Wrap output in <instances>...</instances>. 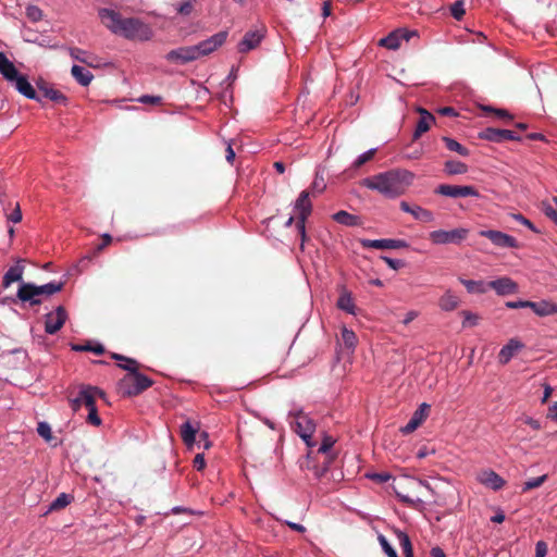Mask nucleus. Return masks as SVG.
I'll return each instance as SVG.
<instances>
[{
    "label": "nucleus",
    "instance_id": "37",
    "mask_svg": "<svg viewBox=\"0 0 557 557\" xmlns=\"http://www.w3.org/2000/svg\"><path fill=\"white\" fill-rule=\"evenodd\" d=\"M444 169L449 175L465 174L468 171V166L465 163L455 160L446 161Z\"/></svg>",
    "mask_w": 557,
    "mask_h": 557
},
{
    "label": "nucleus",
    "instance_id": "41",
    "mask_svg": "<svg viewBox=\"0 0 557 557\" xmlns=\"http://www.w3.org/2000/svg\"><path fill=\"white\" fill-rule=\"evenodd\" d=\"M342 341L344 345L349 349H354L358 342L355 332L348 330L347 327H343L342 330Z\"/></svg>",
    "mask_w": 557,
    "mask_h": 557
},
{
    "label": "nucleus",
    "instance_id": "18",
    "mask_svg": "<svg viewBox=\"0 0 557 557\" xmlns=\"http://www.w3.org/2000/svg\"><path fill=\"white\" fill-rule=\"evenodd\" d=\"M362 247L364 248H375V249H400L407 248L408 243L404 239H363L361 242Z\"/></svg>",
    "mask_w": 557,
    "mask_h": 557
},
{
    "label": "nucleus",
    "instance_id": "19",
    "mask_svg": "<svg viewBox=\"0 0 557 557\" xmlns=\"http://www.w3.org/2000/svg\"><path fill=\"white\" fill-rule=\"evenodd\" d=\"M399 207L404 212L410 213L416 220L420 222L431 223L435 220L434 213L431 210L420 206H411L407 201H401Z\"/></svg>",
    "mask_w": 557,
    "mask_h": 557
},
{
    "label": "nucleus",
    "instance_id": "9",
    "mask_svg": "<svg viewBox=\"0 0 557 557\" xmlns=\"http://www.w3.org/2000/svg\"><path fill=\"white\" fill-rule=\"evenodd\" d=\"M434 193L450 198L479 197L478 189L470 185L459 186L441 184L435 188Z\"/></svg>",
    "mask_w": 557,
    "mask_h": 557
},
{
    "label": "nucleus",
    "instance_id": "10",
    "mask_svg": "<svg viewBox=\"0 0 557 557\" xmlns=\"http://www.w3.org/2000/svg\"><path fill=\"white\" fill-rule=\"evenodd\" d=\"M480 236L485 237L499 248H518L517 239L506 233L495 230H483L479 233Z\"/></svg>",
    "mask_w": 557,
    "mask_h": 557
},
{
    "label": "nucleus",
    "instance_id": "62",
    "mask_svg": "<svg viewBox=\"0 0 557 557\" xmlns=\"http://www.w3.org/2000/svg\"><path fill=\"white\" fill-rule=\"evenodd\" d=\"M194 468L198 471H201L206 468V460H205V457L203 455L201 454H197L194 458Z\"/></svg>",
    "mask_w": 557,
    "mask_h": 557
},
{
    "label": "nucleus",
    "instance_id": "22",
    "mask_svg": "<svg viewBox=\"0 0 557 557\" xmlns=\"http://www.w3.org/2000/svg\"><path fill=\"white\" fill-rule=\"evenodd\" d=\"M476 479L481 484L494 491L500 490L506 483L502 476L490 469L480 471Z\"/></svg>",
    "mask_w": 557,
    "mask_h": 557
},
{
    "label": "nucleus",
    "instance_id": "29",
    "mask_svg": "<svg viewBox=\"0 0 557 557\" xmlns=\"http://www.w3.org/2000/svg\"><path fill=\"white\" fill-rule=\"evenodd\" d=\"M24 273V267L20 263L11 267L5 274L3 275L2 286L4 288L9 287L12 283L18 282L22 280Z\"/></svg>",
    "mask_w": 557,
    "mask_h": 557
},
{
    "label": "nucleus",
    "instance_id": "55",
    "mask_svg": "<svg viewBox=\"0 0 557 557\" xmlns=\"http://www.w3.org/2000/svg\"><path fill=\"white\" fill-rule=\"evenodd\" d=\"M7 219L8 221L13 223H18L22 221V211L18 202H16L13 210L7 214Z\"/></svg>",
    "mask_w": 557,
    "mask_h": 557
},
{
    "label": "nucleus",
    "instance_id": "26",
    "mask_svg": "<svg viewBox=\"0 0 557 557\" xmlns=\"http://www.w3.org/2000/svg\"><path fill=\"white\" fill-rule=\"evenodd\" d=\"M13 82L15 83V88L20 94L28 99L41 101V98L37 95L36 90L30 85L26 76L18 74L17 78H14Z\"/></svg>",
    "mask_w": 557,
    "mask_h": 557
},
{
    "label": "nucleus",
    "instance_id": "6",
    "mask_svg": "<svg viewBox=\"0 0 557 557\" xmlns=\"http://www.w3.org/2000/svg\"><path fill=\"white\" fill-rule=\"evenodd\" d=\"M97 397H104V392L91 385H81L77 395L70 399V406L73 411H78L82 406L87 409L96 406Z\"/></svg>",
    "mask_w": 557,
    "mask_h": 557
},
{
    "label": "nucleus",
    "instance_id": "28",
    "mask_svg": "<svg viewBox=\"0 0 557 557\" xmlns=\"http://www.w3.org/2000/svg\"><path fill=\"white\" fill-rule=\"evenodd\" d=\"M0 73L9 82H13L14 78H17L18 75V71L16 70L15 65L3 52H0Z\"/></svg>",
    "mask_w": 557,
    "mask_h": 557
},
{
    "label": "nucleus",
    "instance_id": "27",
    "mask_svg": "<svg viewBox=\"0 0 557 557\" xmlns=\"http://www.w3.org/2000/svg\"><path fill=\"white\" fill-rule=\"evenodd\" d=\"M199 432V422L186 420L181 425V437L187 446H191L196 441V434Z\"/></svg>",
    "mask_w": 557,
    "mask_h": 557
},
{
    "label": "nucleus",
    "instance_id": "32",
    "mask_svg": "<svg viewBox=\"0 0 557 557\" xmlns=\"http://www.w3.org/2000/svg\"><path fill=\"white\" fill-rule=\"evenodd\" d=\"M395 534L403 549L405 557H413V547L407 533L396 529Z\"/></svg>",
    "mask_w": 557,
    "mask_h": 557
},
{
    "label": "nucleus",
    "instance_id": "56",
    "mask_svg": "<svg viewBox=\"0 0 557 557\" xmlns=\"http://www.w3.org/2000/svg\"><path fill=\"white\" fill-rule=\"evenodd\" d=\"M26 14L34 22H37V21L41 20V17H42L41 10L38 7H35V5H29L26 9Z\"/></svg>",
    "mask_w": 557,
    "mask_h": 557
},
{
    "label": "nucleus",
    "instance_id": "40",
    "mask_svg": "<svg viewBox=\"0 0 557 557\" xmlns=\"http://www.w3.org/2000/svg\"><path fill=\"white\" fill-rule=\"evenodd\" d=\"M394 492L396 496L399 498V500L408 506H416L418 503L421 502V499L418 496H413L410 493H406L399 490L398 486L394 485Z\"/></svg>",
    "mask_w": 557,
    "mask_h": 557
},
{
    "label": "nucleus",
    "instance_id": "13",
    "mask_svg": "<svg viewBox=\"0 0 557 557\" xmlns=\"http://www.w3.org/2000/svg\"><path fill=\"white\" fill-rule=\"evenodd\" d=\"M480 138L486 139L493 143H503L508 140H521L520 135H518L515 131L510 129H499L487 127L480 134Z\"/></svg>",
    "mask_w": 557,
    "mask_h": 557
},
{
    "label": "nucleus",
    "instance_id": "7",
    "mask_svg": "<svg viewBox=\"0 0 557 557\" xmlns=\"http://www.w3.org/2000/svg\"><path fill=\"white\" fill-rule=\"evenodd\" d=\"M466 228H455L450 231L437 230L429 234L430 240L435 245L460 244L467 238Z\"/></svg>",
    "mask_w": 557,
    "mask_h": 557
},
{
    "label": "nucleus",
    "instance_id": "17",
    "mask_svg": "<svg viewBox=\"0 0 557 557\" xmlns=\"http://www.w3.org/2000/svg\"><path fill=\"white\" fill-rule=\"evenodd\" d=\"M294 210L297 213L296 221H300V224L302 222H306L308 216L312 212V203L310 201V191L309 190H302L297 198Z\"/></svg>",
    "mask_w": 557,
    "mask_h": 557
},
{
    "label": "nucleus",
    "instance_id": "54",
    "mask_svg": "<svg viewBox=\"0 0 557 557\" xmlns=\"http://www.w3.org/2000/svg\"><path fill=\"white\" fill-rule=\"evenodd\" d=\"M37 432L46 441H50L52 438L51 428L47 422H39L37 426Z\"/></svg>",
    "mask_w": 557,
    "mask_h": 557
},
{
    "label": "nucleus",
    "instance_id": "38",
    "mask_svg": "<svg viewBox=\"0 0 557 557\" xmlns=\"http://www.w3.org/2000/svg\"><path fill=\"white\" fill-rule=\"evenodd\" d=\"M72 350H74V351H91V352L100 356L104 352V347L101 344H92V343L88 342L85 345L73 344Z\"/></svg>",
    "mask_w": 557,
    "mask_h": 557
},
{
    "label": "nucleus",
    "instance_id": "48",
    "mask_svg": "<svg viewBox=\"0 0 557 557\" xmlns=\"http://www.w3.org/2000/svg\"><path fill=\"white\" fill-rule=\"evenodd\" d=\"M376 150L370 149L366 151L364 153L360 154L354 162L352 168L359 169L374 157Z\"/></svg>",
    "mask_w": 557,
    "mask_h": 557
},
{
    "label": "nucleus",
    "instance_id": "60",
    "mask_svg": "<svg viewBox=\"0 0 557 557\" xmlns=\"http://www.w3.org/2000/svg\"><path fill=\"white\" fill-rule=\"evenodd\" d=\"M511 216H512L516 221L520 222L521 224H523V225H525L527 227H529L530 230H532L533 232H537V231H536V228H535V226L533 225V223H532L530 220H528L527 218H524L522 214H520V213H515V214H511Z\"/></svg>",
    "mask_w": 557,
    "mask_h": 557
},
{
    "label": "nucleus",
    "instance_id": "53",
    "mask_svg": "<svg viewBox=\"0 0 557 557\" xmlns=\"http://www.w3.org/2000/svg\"><path fill=\"white\" fill-rule=\"evenodd\" d=\"M86 54H87L86 51H84V50H82L79 48H71V50H70V55L73 59H75V60H77V61H79L82 63H86L88 65H92L91 62H89V60L86 57Z\"/></svg>",
    "mask_w": 557,
    "mask_h": 557
},
{
    "label": "nucleus",
    "instance_id": "33",
    "mask_svg": "<svg viewBox=\"0 0 557 557\" xmlns=\"http://www.w3.org/2000/svg\"><path fill=\"white\" fill-rule=\"evenodd\" d=\"M535 306L534 313L539 317H547L557 313V305L552 301L541 300L537 301Z\"/></svg>",
    "mask_w": 557,
    "mask_h": 557
},
{
    "label": "nucleus",
    "instance_id": "21",
    "mask_svg": "<svg viewBox=\"0 0 557 557\" xmlns=\"http://www.w3.org/2000/svg\"><path fill=\"white\" fill-rule=\"evenodd\" d=\"M39 94L46 98L51 100L57 104L65 106L67 103V97L58 89H54L48 83L40 81L37 83Z\"/></svg>",
    "mask_w": 557,
    "mask_h": 557
},
{
    "label": "nucleus",
    "instance_id": "57",
    "mask_svg": "<svg viewBox=\"0 0 557 557\" xmlns=\"http://www.w3.org/2000/svg\"><path fill=\"white\" fill-rule=\"evenodd\" d=\"M367 476L376 483H385L392 478L387 472L369 473Z\"/></svg>",
    "mask_w": 557,
    "mask_h": 557
},
{
    "label": "nucleus",
    "instance_id": "24",
    "mask_svg": "<svg viewBox=\"0 0 557 557\" xmlns=\"http://www.w3.org/2000/svg\"><path fill=\"white\" fill-rule=\"evenodd\" d=\"M335 442H336L335 438L332 437L331 435H326V434L323 435V440H322L320 447L318 448V453L324 454L326 456L325 457L326 460L324 462V467L321 470L318 469L315 471L317 476L323 475V473L327 470V466L333 461L334 457L330 456L329 451L333 447Z\"/></svg>",
    "mask_w": 557,
    "mask_h": 557
},
{
    "label": "nucleus",
    "instance_id": "42",
    "mask_svg": "<svg viewBox=\"0 0 557 557\" xmlns=\"http://www.w3.org/2000/svg\"><path fill=\"white\" fill-rule=\"evenodd\" d=\"M326 187V183L324 181V177L319 175L317 173L315 177H314V181L313 183L311 184V187L310 189H308L310 191V195H318V194H321L323 193V190L325 189Z\"/></svg>",
    "mask_w": 557,
    "mask_h": 557
},
{
    "label": "nucleus",
    "instance_id": "39",
    "mask_svg": "<svg viewBox=\"0 0 557 557\" xmlns=\"http://www.w3.org/2000/svg\"><path fill=\"white\" fill-rule=\"evenodd\" d=\"M443 141L446 145V148L450 151L457 152L458 154L462 157L469 156V150L463 147L461 144H459L457 140L449 138V137H443Z\"/></svg>",
    "mask_w": 557,
    "mask_h": 557
},
{
    "label": "nucleus",
    "instance_id": "58",
    "mask_svg": "<svg viewBox=\"0 0 557 557\" xmlns=\"http://www.w3.org/2000/svg\"><path fill=\"white\" fill-rule=\"evenodd\" d=\"M382 260L393 270H398L405 265V262L400 259H392L389 257L383 256Z\"/></svg>",
    "mask_w": 557,
    "mask_h": 557
},
{
    "label": "nucleus",
    "instance_id": "25",
    "mask_svg": "<svg viewBox=\"0 0 557 557\" xmlns=\"http://www.w3.org/2000/svg\"><path fill=\"white\" fill-rule=\"evenodd\" d=\"M523 347L522 343L518 339L511 338L499 351L498 362L502 364L508 363L518 350Z\"/></svg>",
    "mask_w": 557,
    "mask_h": 557
},
{
    "label": "nucleus",
    "instance_id": "23",
    "mask_svg": "<svg viewBox=\"0 0 557 557\" xmlns=\"http://www.w3.org/2000/svg\"><path fill=\"white\" fill-rule=\"evenodd\" d=\"M418 112L420 113V119L417 123L414 133H413V139L420 138L425 132H428L432 125V123L435 121V117L425 109L419 108Z\"/></svg>",
    "mask_w": 557,
    "mask_h": 557
},
{
    "label": "nucleus",
    "instance_id": "12",
    "mask_svg": "<svg viewBox=\"0 0 557 557\" xmlns=\"http://www.w3.org/2000/svg\"><path fill=\"white\" fill-rule=\"evenodd\" d=\"M431 406L426 403H422L419 408L412 413L408 423L400 428V432L404 435H408L414 432L429 417Z\"/></svg>",
    "mask_w": 557,
    "mask_h": 557
},
{
    "label": "nucleus",
    "instance_id": "15",
    "mask_svg": "<svg viewBox=\"0 0 557 557\" xmlns=\"http://www.w3.org/2000/svg\"><path fill=\"white\" fill-rule=\"evenodd\" d=\"M487 287L494 289L499 296H508L518 293V284L508 276L487 282Z\"/></svg>",
    "mask_w": 557,
    "mask_h": 557
},
{
    "label": "nucleus",
    "instance_id": "51",
    "mask_svg": "<svg viewBox=\"0 0 557 557\" xmlns=\"http://www.w3.org/2000/svg\"><path fill=\"white\" fill-rule=\"evenodd\" d=\"M175 10L178 14L181 15H184V16H188L193 13L194 11V3L193 1H184L182 3H178L175 5Z\"/></svg>",
    "mask_w": 557,
    "mask_h": 557
},
{
    "label": "nucleus",
    "instance_id": "8",
    "mask_svg": "<svg viewBox=\"0 0 557 557\" xmlns=\"http://www.w3.org/2000/svg\"><path fill=\"white\" fill-rule=\"evenodd\" d=\"M265 34L267 27L264 24H260L255 29L248 30L238 44V52L247 53L250 50L256 49L265 37Z\"/></svg>",
    "mask_w": 557,
    "mask_h": 557
},
{
    "label": "nucleus",
    "instance_id": "11",
    "mask_svg": "<svg viewBox=\"0 0 557 557\" xmlns=\"http://www.w3.org/2000/svg\"><path fill=\"white\" fill-rule=\"evenodd\" d=\"M227 38L226 32H219L211 36L210 38L199 42L198 45L194 46V49L196 50V54L198 58L208 55L214 50H216L219 47H221Z\"/></svg>",
    "mask_w": 557,
    "mask_h": 557
},
{
    "label": "nucleus",
    "instance_id": "4",
    "mask_svg": "<svg viewBox=\"0 0 557 557\" xmlns=\"http://www.w3.org/2000/svg\"><path fill=\"white\" fill-rule=\"evenodd\" d=\"M62 282H50L45 285H35L33 283H22L17 290V297L24 302H29L30 306L41 304L40 296H51L63 289Z\"/></svg>",
    "mask_w": 557,
    "mask_h": 557
},
{
    "label": "nucleus",
    "instance_id": "2",
    "mask_svg": "<svg viewBox=\"0 0 557 557\" xmlns=\"http://www.w3.org/2000/svg\"><path fill=\"white\" fill-rule=\"evenodd\" d=\"M413 178L414 174L408 170L393 169L366 177L360 182V185L376 190L386 198H396L406 193Z\"/></svg>",
    "mask_w": 557,
    "mask_h": 557
},
{
    "label": "nucleus",
    "instance_id": "16",
    "mask_svg": "<svg viewBox=\"0 0 557 557\" xmlns=\"http://www.w3.org/2000/svg\"><path fill=\"white\" fill-rule=\"evenodd\" d=\"M165 59L172 63L185 64L198 59L194 46L181 47L166 53Z\"/></svg>",
    "mask_w": 557,
    "mask_h": 557
},
{
    "label": "nucleus",
    "instance_id": "31",
    "mask_svg": "<svg viewBox=\"0 0 557 557\" xmlns=\"http://www.w3.org/2000/svg\"><path fill=\"white\" fill-rule=\"evenodd\" d=\"M440 307L445 311H453L459 305V298L450 290H447L438 301Z\"/></svg>",
    "mask_w": 557,
    "mask_h": 557
},
{
    "label": "nucleus",
    "instance_id": "14",
    "mask_svg": "<svg viewBox=\"0 0 557 557\" xmlns=\"http://www.w3.org/2000/svg\"><path fill=\"white\" fill-rule=\"evenodd\" d=\"M66 318V310L62 306H59L54 313H48L45 322L46 333L55 334L64 325Z\"/></svg>",
    "mask_w": 557,
    "mask_h": 557
},
{
    "label": "nucleus",
    "instance_id": "20",
    "mask_svg": "<svg viewBox=\"0 0 557 557\" xmlns=\"http://www.w3.org/2000/svg\"><path fill=\"white\" fill-rule=\"evenodd\" d=\"M413 35L416 34L408 30L398 29L380 39L379 45L391 50H396L400 47L403 39L409 41L410 37Z\"/></svg>",
    "mask_w": 557,
    "mask_h": 557
},
{
    "label": "nucleus",
    "instance_id": "52",
    "mask_svg": "<svg viewBox=\"0 0 557 557\" xmlns=\"http://www.w3.org/2000/svg\"><path fill=\"white\" fill-rule=\"evenodd\" d=\"M86 421H87V423H89V424H91L94 426L101 425L102 421H101V418L98 414V409H97L96 406L88 409V416L86 418Z\"/></svg>",
    "mask_w": 557,
    "mask_h": 557
},
{
    "label": "nucleus",
    "instance_id": "45",
    "mask_svg": "<svg viewBox=\"0 0 557 557\" xmlns=\"http://www.w3.org/2000/svg\"><path fill=\"white\" fill-rule=\"evenodd\" d=\"M482 110L486 113H493L502 120H506V121L512 120V115L505 109H495V108L485 106V107H482Z\"/></svg>",
    "mask_w": 557,
    "mask_h": 557
},
{
    "label": "nucleus",
    "instance_id": "1",
    "mask_svg": "<svg viewBox=\"0 0 557 557\" xmlns=\"http://www.w3.org/2000/svg\"><path fill=\"white\" fill-rule=\"evenodd\" d=\"M101 23L113 34L129 40L148 41L153 37L152 28L136 17H123L119 12L102 8L98 12Z\"/></svg>",
    "mask_w": 557,
    "mask_h": 557
},
{
    "label": "nucleus",
    "instance_id": "34",
    "mask_svg": "<svg viewBox=\"0 0 557 557\" xmlns=\"http://www.w3.org/2000/svg\"><path fill=\"white\" fill-rule=\"evenodd\" d=\"M333 220L346 226H356L359 224V218L357 215L350 214L349 212L344 210H341L333 214Z\"/></svg>",
    "mask_w": 557,
    "mask_h": 557
},
{
    "label": "nucleus",
    "instance_id": "47",
    "mask_svg": "<svg viewBox=\"0 0 557 557\" xmlns=\"http://www.w3.org/2000/svg\"><path fill=\"white\" fill-rule=\"evenodd\" d=\"M463 7H465L463 0H457L450 7V13H451L453 17L456 18L457 21H460L466 13Z\"/></svg>",
    "mask_w": 557,
    "mask_h": 557
},
{
    "label": "nucleus",
    "instance_id": "43",
    "mask_svg": "<svg viewBox=\"0 0 557 557\" xmlns=\"http://www.w3.org/2000/svg\"><path fill=\"white\" fill-rule=\"evenodd\" d=\"M460 314L463 317V322H462L463 327L475 326L480 321V317L476 313H473L471 311L463 310L460 312Z\"/></svg>",
    "mask_w": 557,
    "mask_h": 557
},
{
    "label": "nucleus",
    "instance_id": "44",
    "mask_svg": "<svg viewBox=\"0 0 557 557\" xmlns=\"http://www.w3.org/2000/svg\"><path fill=\"white\" fill-rule=\"evenodd\" d=\"M543 211L546 216L557 223V197L553 198V202L543 203Z\"/></svg>",
    "mask_w": 557,
    "mask_h": 557
},
{
    "label": "nucleus",
    "instance_id": "35",
    "mask_svg": "<svg viewBox=\"0 0 557 557\" xmlns=\"http://www.w3.org/2000/svg\"><path fill=\"white\" fill-rule=\"evenodd\" d=\"M461 284L467 288L469 293L484 294L487 292V283L483 281H473L460 278Z\"/></svg>",
    "mask_w": 557,
    "mask_h": 557
},
{
    "label": "nucleus",
    "instance_id": "46",
    "mask_svg": "<svg viewBox=\"0 0 557 557\" xmlns=\"http://www.w3.org/2000/svg\"><path fill=\"white\" fill-rule=\"evenodd\" d=\"M377 541H379L382 549L388 557H398L396 550L394 549V547L389 544V542L383 534H379Z\"/></svg>",
    "mask_w": 557,
    "mask_h": 557
},
{
    "label": "nucleus",
    "instance_id": "49",
    "mask_svg": "<svg viewBox=\"0 0 557 557\" xmlns=\"http://www.w3.org/2000/svg\"><path fill=\"white\" fill-rule=\"evenodd\" d=\"M547 478H548L547 474H543L541 476H537V478L527 481L523 485L522 491L528 492L530 490L540 487L547 480Z\"/></svg>",
    "mask_w": 557,
    "mask_h": 557
},
{
    "label": "nucleus",
    "instance_id": "61",
    "mask_svg": "<svg viewBox=\"0 0 557 557\" xmlns=\"http://www.w3.org/2000/svg\"><path fill=\"white\" fill-rule=\"evenodd\" d=\"M547 549V544L544 541H539L535 545V557H545Z\"/></svg>",
    "mask_w": 557,
    "mask_h": 557
},
{
    "label": "nucleus",
    "instance_id": "3",
    "mask_svg": "<svg viewBox=\"0 0 557 557\" xmlns=\"http://www.w3.org/2000/svg\"><path fill=\"white\" fill-rule=\"evenodd\" d=\"M122 369L128 371L119 382L117 392L122 397L137 396L152 385V380L138 372V362L128 360V364H119Z\"/></svg>",
    "mask_w": 557,
    "mask_h": 557
},
{
    "label": "nucleus",
    "instance_id": "63",
    "mask_svg": "<svg viewBox=\"0 0 557 557\" xmlns=\"http://www.w3.org/2000/svg\"><path fill=\"white\" fill-rule=\"evenodd\" d=\"M296 227L298 230L300 239H301V247L304 246L305 240L307 239L306 235V222H302L300 224V221H296Z\"/></svg>",
    "mask_w": 557,
    "mask_h": 557
},
{
    "label": "nucleus",
    "instance_id": "30",
    "mask_svg": "<svg viewBox=\"0 0 557 557\" xmlns=\"http://www.w3.org/2000/svg\"><path fill=\"white\" fill-rule=\"evenodd\" d=\"M71 74L75 78V81L82 86H88L94 78V75L90 71L79 65H73Z\"/></svg>",
    "mask_w": 557,
    "mask_h": 557
},
{
    "label": "nucleus",
    "instance_id": "59",
    "mask_svg": "<svg viewBox=\"0 0 557 557\" xmlns=\"http://www.w3.org/2000/svg\"><path fill=\"white\" fill-rule=\"evenodd\" d=\"M161 100L162 98L159 97V96H141L138 101L141 102V103H146V104H160L161 103Z\"/></svg>",
    "mask_w": 557,
    "mask_h": 557
},
{
    "label": "nucleus",
    "instance_id": "36",
    "mask_svg": "<svg viewBox=\"0 0 557 557\" xmlns=\"http://www.w3.org/2000/svg\"><path fill=\"white\" fill-rule=\"evenodd\" d=\"M337 307L347 313L355 314L356 306L351 294L345 290L337 300Z\"/></svg>",
    "mask_w": 557,
    "mask_h": 557
},
{
    "label": "nucleus",
    "instance_id": "5",
    "mask_svg": "<svg viewBox=\"0 0 557 557\" xmlns=\"http://www.w3.org/2000/svg\"><path fill=\"white\" fill-rule=\"evenodd\" d=\"M289 417H293L289 422L293 430L305 441L308 447H314L317 445L312 441V434L315 431L314 422L302 411L290 412Z\"/></svg>",
    "mask_w": 557,
    "mask_h": 557
},
{
    "label": "nucleus",
    "instance_id": "50",
    "mask_svg": "<svg viewBox=\"0 0 557 557\" xmlns=\"http://www.w3.org/2000/svg\"><path fill=\"white\" fill-rule=\"evenodd\" d=\"M70 502H71V497L67 494L62 493L51 503L50 509L51 510L62 509L65 506H67L70 504Z\"/></svg>",
    "mask_w": 557,
    "mask_h": 557
},
{
    "label": "nucleus",
    "instance_id": "64",
    "mask_svg": "<svg viewBox=\"0 0 557 557\" xmlns=\"http://www.w3.org/2000/svg\"><path fill=\"white\" fill-rule=\"evenodd\" d=\"M548 418L557 421V403H554L549 408H548V414H547Z\"/></svg>",
    "mask_w": 557,
    "mask_h": 557
}]
</instances>
